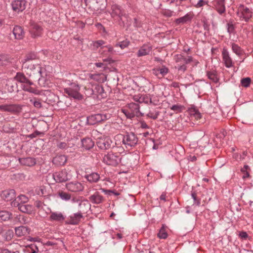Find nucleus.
Here are the masks:
<instances>
[{"mask_svg": "<svg viewBox=\"0 0 253 253\" xmlns=\"http://www.w3.org/2000/svg\"><path fill=\"white\" fill-rule=\"evenodd\" d=\"M14 79L17 82L23 84L22 87L24 90L35 94L39 93V91L31 86L34 84L33 82L26 77L23 73H17Z\"/></svg>", "mask_w": 253, "mask_h": 253, "instance_id": "nucleus-1", "label": "nucleus"}, {"mask_svg": "<svg viewBox=\"0 0 253 253\" xmlns=\"http://www.w3.org/2000/svg\"><path fill=\"white\" fill-rule=\"evenodd\" d=\"M22 64V68L27 71V74L29 77H32L33 76L36 75V77L38 78L40 75V72L42 70L41 66L39 64H34L32 62L29 61L27 62V66H24L25 62V61H20Z\"/></svg>", "mask_w": 253, "mask_h": 253, "instance_id": "nucleus-2", "label": "nucleus"}, {"mask_svg": "<svg viewBox=\"0 0 253 253\" xmlns=\"http://www.w3.org/2000/svg\"><path fill=\"white\" fill-rule=\"evenodd\" d=\"M70 86L64 89V92L70 97L78 100L83 99V95L80 93V87L76 83H71Z\"/></svg>", "mask_w": 253, "mask_h": 253, "instance_id": "nucleus-3", "label": "nucleus"}, {"mask_svg": "<svg viewBox=\"0 0 253 253\" xmlns=\"http://www.w3.org/2000/svg\"><path fill=\"white\" fill-rule=\"evenodd\" d=\"M112 115L110 113L96 114L87 117V122L89 125H94L97 123L110 119Z\"/></svg>", "mask_w": 253, "mask_h": 253, "instance_id": "nucleus-4", "label": "nucleus"}, {"mask_svg": "<svg viewBox=\"0 0 253 253\" xmlns=\"http://www.w3.org/2000/svg\"><path fill=\"white\" fill-rule=\"evenodd\" d=\"M138 104L132 102L128 104V109L124 110L123 112L127 118L142 116L143 114L140 112Z\"/></svg>", "mask_w": 253, "mask_h": 253, "instance_id": "nucleus-5", "label": "nucleus"}, {"mask_svg": "<svg viewBox=\"0 0 253 253\" xmlns=\"http://www.w3.org/2000/svg\"><path fill=\"white\" fill-rule=\"evenodd\" d=\"M120 137L123 139L122 142L127 148L134 146L138 142V138L133 132H126L125 135H121Z\"/></svg>", "mask_w": 253, "mask_h": 253, "instance_id": "nucleus-6", "label": "nucleus"}, {"mask_svg": "<svg viewBox=\"0 0 253 253\" xmlns=\"http://www.w3.org/2000/svg\"><path fill=\"white\" fill-rule=\"evenodd\" d=\"M110 14L113 18H119L120 20L122 21L123 23L125 22L124 19L127 18V15L126 14L125 11L121 8L120 6L116 4L112 5Z\"/></svg>", "mask_w": 253, "mask_h": 253, "instance_id": "nucleus-7", "label": "nucleus"}, {"mask_svg": "<svg viewBox=\"0 0 253 253\" xmlns=\"http://www.w3.org/2000/svg\"><path fill=\"white\" fill-rule=\"evenodd\" d=\"M30 32L33 38L40 37L42 32V28L41 26L33 21L30 22Z\"/></svg>", "mask_w": 253, "mask_h": 253, "instance_id": "nucleus-8", "label": "nucleus"}, {"mask_svg": "<svg viewBox=\"0 0 253 253\" xmlns=\"http://www.w3.org/2000/svg\"><path fill=\"white\" fill-rule=\"evenodd\" d=\"M52 177L56 182L59 183L65 182L70 179V176L66 170L53 173Z\"/></svg>", "mask_w": 253, "mask_h": 253, "instance_id": "nucleus-9", "label": "nucleus"}, {"mask_svg": "<svg viewBox=\"0 0 253 253\" xmlns=\"http://www.w3.org/2000/svg\"><path fill=\"white\" fill-rule=\"evenodd\" d=\"M66 187L68 191L75 193L82 191L84 189L83 185L77 181L66 183Z\"/></svg>", "mask_w": 253, "mask_h": 253, "instance_id": "nucleus-10", "label": "nucleus"}, {"mask_svg": "<svg viewBox=\"0 0 253 253\" xmlns=\"http://www.w3.org/2000/svg\"><path fill=\"white\" fill-rule=\"evenodd\" d=\"M112 140L108 137L98 138L96 141L97 146L101 149L106 150L111 147Z\"/></svg>", "mask_w": 253, "mask_h": 253, "instance_id": "nucleus-11", "label": "nucleus"}, {"mask_svg": "<svg viewBox=\"0 0 253 253\" xmlns=\"http://www.w3.org/2000/svg\"><path fill=\"white\" fill-rule=\"evenodd\" d=\"M6 160H8V159H6ZM12 162H15L18 164H20L22 165L28 166V167H32L34 166L36 164V159H12V160H9V162L10 165H11V163Z\"/></svg>", "mask_w": 253, "mask_h": 253, "instance_id": "nucleus-12", "label": "nucleus"}, {"mask_svg": "<svg viewBox=\"0 0 253 253\" xmlns=\"http://www.w3.org/2000/svg\"><path fill=\"white\" fill-rule=\"evenodd\" d=\"M106 97V93L104 91L103 86L97 84H94V96L93 98H97L99 99Z\"/></svg>", "mask_w": 253, "mask_h": 253, "instance_id": "nucleus-13", "label": "nucleus"}, {"mask_svg": "<svg viewBox=\"0 0 253 253\" xmlns=\"http://www.w3.org/2000/svg\"><path fill=\"white\" fill-rule=\"evenodd\" d=\"M11 5L14 11L19 12L26 8V1L24 0H15L12 2Z\"/></svg>", "mask_w": 253, "mask_h": 253, "instance_id": "nucleus-14", "label": "nucleus"}, {"mask_svg": "<svg viewBox=\"0 0 253 253\" xmlns=\"http://www.w3.org/2000/svg\"><path fill=\"white\" fill-rule=\"evenodd\" d=\"M15 191L14 189H8L3 191L1 197L5 201H10L15 198Z\"/></svg>", "mask_w": 253, "mask_h": 253, "instance_id": "nucleus-15", "label": "nucleus"}, {"mask_svg": "<svg viewBox=\"0 0 253 253\" xmlns=\"http://www.w3.org/2000/svg\"><path fill=\"white\" fill-rule=\"evenodd\" d=\"M223 60L227 68H230L233 66V61L230 57L229 52L225 48H223L222 51Z\"/></svg>", "mask_w": 253, "mask_h": 253, "instance_id": "nucleus-16", "label": "nucleus"}, {"mask_svg": "<svg viewBox=\"0 0 253 253\" xmlns=\"http://www.w3.org/2000/svg\"><path fill=\"white\" fill-rule=\"evenodd\" d=\"M89 201L94 204H100L104 201L103 197L98 192H95L89 197Z\"/></svg>", "mask_w": 253, "mask_h": 253, "instance_id": "nucleus-17", "label": "nucleus"}, {"mask_svg": "<svg viewBox=\"0 0 253 253\" xmlns=\"http://www.w3.org/2000/svg\"><path fill=\"white\" fill-rule=\"evenodd\" d=\"M152 50V47L148 44H144L138 50L137 53L138 57L148 55Z\"/></svg>", "mask_w": 253, "mask_h": 253, "instance_id": "nucleus-18", "label": "nucleus"}, {"mask_svg": "<svg viewBox=\"0 0 253 253\" xmlns=\"http://www.w3.org/2000/svg\"><path fill=\"white\" fill-rule=\"evenodd\" d=\"M79 211L82 213H87L88 210L90 209V204L87 200H83L79 203Z\"/></svg>", "mask_w": 253, "mask_h": 253, "instance_id": "nucleus-19", "label": "nucleus"}, {"mask_svg": "<svg viewBox=\"0 0 253 253\" xmlns=\"http://www.w3.org/2000/svg\"><path fill=\"white\" fill-rule=\"evenodd\" d=\"M30 229L24 226H20L15 228V232L18 237L25 236L30 232Z\"/></svg>", "mask_w": 253, "mask_h": 253, "instance_id": "nucleus-20", "label": "nucleus"}, {"mask_svg": "<svg viewBox=\"0 0 253 253\" xmlns=\"http://www.w3.org/2000/svg\"><path fill=\"white\" fill-rule=\"evenodd\" d=\"M83 217V213L79 211L70 216V223L72 225H77Z\"/></svg>", "mask_w": 253, "mask_h": 253, "instance_id": "nucleus-21", "label": "nucleus"}, {"mask_svg": "<svg viewBox=\"0 0 253 253\" xmlns=\"http://www.w3.org/2000/svg\"><path fill=\"white\" fill-rule=\"evenodd\" d=\"M13 34L16 39L20 40L24 37V32L21 27L16 26L13 29Z\"/></svg>", "mask_w": 253, "mask_h": 253, "instance_id": "nucleus-22", "label": "nucleus"}, {"mask_svg": "<svg viewBox=\"0 0 253 253\" xmlns=\"http://www.w3.org/2000/svg\"><path fill=\"white\" fill-rule=\"evenodd\" d=\"M192 18V15L191 13H189L186 14L185 16L180 18L175 19V22L176 24H183L189 21H190Z\"/></svg>", "mask_w": 253, "mask_h": 253, "instance_id": "nucleus-23", "label": "nucleus"}, {"mask_svg": "<svg viewBox=\"0 0 253 253\" xmlns=\"http://www.w3.org/2000/svg\"><path fill=\"white\" fill-rule=\"evenodd\" d=\"M82 147L85 149L88 150L92 148L94 145L93 141L90 138L86 137L82 139Z\"/></svg>", "mask_w": 253, "mask_h": 253, "instance_id": "nucleus-24", "label": "nucleus"}, {"mask_svg": "<svg viewBox=\"0 0 253 253\" xmlns=\"http://www.w3.org/2000/svg\"><path fill=\"white\" fill-rule=\"evenodd\" d=\"M0 110L13 113L17 111V107L14 104H3L0 105Z\"/></svg>", "mask_w": 253, "mask_h": 253, "instance_id": "nucleus-25", "label": "nucleus"}, {"mask_svg": "<svg viewBox=\"0 0 253 253\" xmlns=\"http://www.w3.org/2000/svg\"><path fill=\"white\" fill-rule=\"evenodd\" d=\"M84 93L87 97L94 96V84L87 83L84 87Z\"/></svg>", "mask_w": 253, "mask_h": 253, "instance_id": "nucleus-26", "label": "nucleus"}, {"mask_svg": "<svg viewBox=\"0 0 253 253\" xmlns=\"http://www.w3.org/2000/svg\"><path fill=\"white\" fill-rule=\"evenodd\" d=\"M12 217V214L7 211H0V222L6 221Z\"/></svg>", "mask_w": 253, "mask_h": 253, "instance_id": "nucleus-27", "label": "nucleus"}, {"mask_svg": "<svg viewBox=\"0 0 253 253\" xmlns=\"http://www.w3.org/2000/svg\"><path fill=\"white\" fill-rule=\"evenodd\" d=\"M84 177L90 183H96L100 179V175L96 172L86 174Z\"/></svg>", "mask_w": 253, "mask_h": 253, "instance_id": "nucleus-28", "label": "nucleus"}, {"mask_svg": "<svg viewBox=\"0 0 253 253\" xmlns=\"http://www.w3.org/2000/svg\"><path fill=\"white\" fill-rule=\"evenodd\" d=\"M215 8L220 14L224 13L225 11V0H217Z\"/></svg>", "mask_w": 253, "mask_h": 253, "instance_id": "nucleus-29", "label": "nucleus"}, {"mask_svg": "<svg viewBox=\"0 0 253 253\" xmlns=\"http://www.w3.org/2000/svg\"><path fill=\"white\" fill-rule=\"evenodd\" d=\"M38 59V57L37 54L34 52H30L27 54L24 58L22 59L21 61H25V64L24 66H27V62L31 61L32 62L33 60H35Z\"/></svg>", "mask_w": 253, "mask_h": 253, "instance_id": "nucleus-30", "label": "nucleus"}, {"mask_svg": "<svg viewBox=\"0 0 253 253\" xmlns=\"http://www.w3.org/2000/svg\"><path fill=\"white\" fill-rule=\"evenodd\" d=\"M49 218L51 220L57 221H63L65 219V217L62 213L56 212H51Z\"/></svg>", "mask_w": 253, "mask_h": 253, "instance_id": "nucleus-31", "label": "nucleus"}, {"mask_svg": "<svg viewBox=\"0 0 253 253\" xmlns=\"http://www.w3.org/2000/svg\"><path fill=\"white\" fill-rule=\"evenodd\" d=\"M91 78L93 80L100 83H104L107 79L106 76L103 74H93L91 75Z\"/></svg>", "mask_w": 253, "mask_h": 253, "instance_id": "nucleus-32", "label": "nucleus"}, {"mask_svg": "<svg viewBox=\"0 0 253 253\" xmlns=\"http://www.w3.org/2000/svg\"><path fill=\"white\" fill-rule=\"evenodd\" d=\"M103 162L108 166L116 167L121 162V159H103Z\"/></svg>", "mask_w": 253, "mask_h": 253, "instance_id": "nucleus-33", "label": "nucleus"}, {"mask_svg": "<svg viewBox=\"0 0 253 253\" xmlns=\"http://www.w3.org/2000/svg\"><path fill=\"white\" fill-rule=\"evenodd\" d=\"M18 210L22 212L28 213L32 211V206L30 205H25L22 203L21 206H19Z\"/></svg>", "mask_w": 253, "mask_h": 253, "instance_id": "nucleus-34", "label": "nucleus"}, {"mask_svg": "<svg viewBox=\"0 0 253 253\" xmlns=\"http://www.w3.org/2000/svg\"><path fill=\"white\" fill-rule=\"evenodd\" d=\"M42 71L40 72V75L39 77L37 78L36 75L33 76L32 78L34 80H38L39 82V84L41 86H45L47 84L46 83V81H45L44 78L42 75Z\"/></svg>", "mask_w": 253, "mask_h": 253, "instance_id": "nucleus-35", "label": "nucleus"}, {"mask_svg": "<svg viewBox=\"0 0 253 253\" xmlns=\"http://www.w3.org/2000/svg\"><path fill=\"white\" fill-rule=\"evenodd\" d=\"M158 237L160 239H165L168 237V233L166 230V226L163 225L158 233Z\"/></svg>", "mask_w": 253, "mask_h": 253, "instance_id": "nucleus-36", "label": "nucleus"}, {"mask_svg": "<svg viewBox=\"0 0 253 253\" xmlns=\"http://www.w3.org/2000/svg\"><path fill=\"white\" fill-rule=\"evenodd\" d=\"M207 76L209 79L211 80L212 82L214 83H217L218 81V78L217 77V75L216 72L214 71L208 72L207 73Z\"/></svg>", "mask_w": 253, "mask_h": 253, "instance_id": "nucleus-37", "label": "nucleus"}, {"mask_svg": "<svg viewBox=\"0 0 253 253\" xmlns=\"http://www.w3.org/2000/svg\"><path fill=\"white\" fill-rule=\"evenodd\" d=\"M231 46L233 51L237 55L240 56L242 54L243 50H242L241 48L238 46V45L234 43H232Z\"/></svg>", "mask_w": 253, "mask_h": 253, "instance_id": "nucleus-38", "label": "nucleus"}, {"mask_svg": "<svg viewBox=\"0 0 253 253\" xmlns=\"http://www.w3.org/2000/svg\"><path fill=\"white\" fill-rule=\"evenodd\" d=\"M58 196L59 197L64 201H69L71 199V195L67 192L64 191H61L58 193Z\"/></svg>", "mask_w": 253, "mask_h": 253, "instance_id": "nucleus-39", "label": "nucleus"}, {"mask_svg": "<svg viewBox=\"0 0 253 253\" xmlns=\"http://www.w3.org/2000/svg\"><path fill=\"white\" fill-rule=\"evenodd\" d=\"M6 88L9 92H12L16 89V84L11 82H8L6 84Z\"/></svg>", "mask_w": 253, "mask_h": 253, "instance_id": "nucleus-40", "label": "nucleus"}, {"mask_svg": "<svg viewBox=\"0 0 253 253\" xmlns=\"http://www.w3.org/2000/svg\"><path fill=\"white\" fill-rule=\"evenodd\" d=\"M237 14L240 17L241 20L244 19L246 22H248L252 16V14L245 15L243 11H240L239 10L237 12Z\"/></svg>", "mask_w": 253, "mask_h": 253, "instance_id": "nucleus-41", "label": "nucleus"}, {"mask_svg": "<svg viewBox=\"0 0 253 253\" xmlns=\"http://www.w3.org/2000/svg\"><path fill=\"white\" fill-rule=\"evenodd\" d=\"M160 112L156 110L150 111L146 115V116L153 120H156L158 118Z\"/></svg>", "mask_w": 253, "mask_h": 253, "instance_id": "nucleus-42", "label": "nucleus"}, {"mask_svg": "<svg viewBox=\"0 0 253 253\" xmlns=\"http://www.w3.org/2000/svg\"><path fill=\"white\" fill-rule=\"evenodd\" d=\"M226 135V132L224 130H222L219 133L216 134L215 138L214 139V141L217 142L216 139H219L220 141L223 139Z\"/></svg>", "mask_w": 253, "mask_h": 253, "instance_id": "nucleus-43", "label": "nucleus"}, {"mask_svg": "<svg viewBox=\"0 0 253 253\" xmlns=\"http://www.w3.org/2000/svg\"><path fill=\"white\" fill-rule=\"evenodd\" d=\"M251 80L250 78L247 77L243 78L241 81V85L245 87L249 86L251 84Z\"/></svg>", "mask_w": 253, "mask_h": 253, "instance_id": "nucleus-44", "label": "nucleus"}, {"mask_svg": "<svg viewBox=\"0 0 253 253\" xmlns=\"http://www.w3.org/2000/svg\"><path fill=\"white\" fill-rule=\"evenodd\" d=\"M239 10L240 11H243L245 15H249L250 14H252V12L250 9L247 7H245L244 5L241 4L239 6Z\"/></svg>", "mask_w": 253, "mask_h": 253, "instance_id": "nucleus-45", "label": "nucleus"}, {"mask_svg": "<svg viewBox=\"0 0 253 253\" xmlns=\"http://www.w3.org/2000/svg\"><path fill=\"white\" fill-rule=\"evenodd\" d=\"M62 161H60L59 159H52V163L57 166H64L67 163V159H61Z\"/></svg>", "mask_w": 253, "mask_h": 253, "instance_id": "nucleus-46", "label": "nucleus"}, {"mask_svg": "<svg viewBox=\"0 0 253 253\" xmlns=\"http://www.w3.org/2000/svg\"><path fill=\"white\" fill-rule=\"evenodd\" d=\"M19 220L21 224H25L30 221V218L28 216H20L19 218Z\"/></svg>", "mask_w": 253, "mask_h": 253, "instance_id": "nucleus-47", "label": "nucleus"}, {"mask_svg": "<svg viewBox=\"0 0 253 253\" xmlns=\"http://www.w3.org/2000/svg\"><path fill=\"white\" fill-rule=\"evenodd\" d=\"M129 43V42L128 41H124L119 42L116 44V46H120L122 49H124L126 47Z\"/></svg>", "mask_w": 253, "mask_h": 253, "instance_id": "nucleus-48", "label": "nucleus"}, {"mask_svg": "<svg viewBox=\"0 0 253 253\" xmlns=\"http://www.w3.org/2000/svg\"><path fill=\"white\" fill-rule=\"evenodd\" d=\"M29 248L31 249V251H30L28 250V252L29 253H36L39 252V249L38 247L35 244H31L29 246Z\"/></svg>", "mask_w": 253, "mask_h": 253, "instance_id": "nucleus-49", "label": "nucleus"}, {"mask_svg": "<svg viewBox=\"0 0 253 253\" xmlns=\"http://www.w3.org/2000/svg\"><path fill=\"white\" fill-rule=\"evenodd\" d=\"M57 147L61 149L66 150L69 146L64 142H58L57 144Z\"/></svg>", "mask_w": 253, "mask_h": 253, "instance_id": "nucleus-50", "label": "nucleus"}, {"mask_svg": "<svg viewBox=\"0 0 253 253\" xmlns=\"http://www.w3.org/2000/svg\"><path fill=\"white\" fill-rule=\"evenodd\" d=\"M227 31L230 34L234 33L235 27L232 22L227 24Z\"/></svg>", "mask_w": 253, "mask_h": 253, "instance_id": "nucleus-51", "label": "nucleus"}, {"mask_svg": "<svg viewBox=\"0 0 253 253\" xmlns=\"http://www.w3.org/2000/svg\"><path fill=\"white\" fill-rule=\"evenodd\" d=\"M184 57L181 55H177L175 57V61L177 63V65L178 64H184Z\"/></svg>", "mask_w": 253, "mask_h": 253, "instance_id": "nucleus-52", "label": "nucleus"}, {"mask_svg": "<svg viewBox=\"0 0 253 253\" xmlns=\"http://www.w3.org/2000/svg\"><path fill=\"white\" fill-rule=\"evenodd\" d=\"M176 68L178 69L179 71H181L182 72H184L187 69V67L185 64H178Z\"/></svg>", "mask_w": 253, "mask_h": 253, "instance_id": "nucleus-53", "label": "nucleus"}, {"mask_svg": "<svg viewBox=\"0 0 253 253\" xmlns=\"http://www.w3.org/2000/svg\"><path fill=\"white\" fill-rule=\"evenodd\" d=\"M160 71V75H161L162 76H165L169 72V69L164 66L162 68L159 69Z\"/></svg>", "mask_w": 253, "mask_h": 253, "instance_id": "nucleus-54", "label": "nucleus"}, {"mask_svg": "<svg viewBox=\"0 0 253 253\" xmlns=\"http://www.w3.org/2000/svg\"><path fill=\"white\" fill-rule=\"evenodd\" d=\"M103 44H104V42L103 41H102V40H98V41L94 42L93 43V46L95 48H97L99 47H100L101 45H102Z\"/></svg>", "mask_w": 253, "mask_h": 253, "instance_id": "nucleus-55", "label": "nucleus"}, {"mask_svg": "<svg viewBox=\"0 0 253 253\" xmlns=\"http://www.w3.org/2000/svg\"><path fill=\"white\" fill-rule=\"evenodd\" d=\"M173 12L170 10H164L162 12V14L166 17H170L172 16Z\"/></svg>", "mask_w": 253, "mask_h": 253, "instance_id": "nucleus-56", "label": "nucleus"}, {"mask_svg": "<svg viewBox=\"0 0 253 253\" xmlns=\"http://www.w3.org/2000/svg\"><path fill=\"white\" fill-rule=\"evenodd\" d=\"M191 196L194 201V203L198 206L200 205V201L197 199L196 193L195 192L192 193Z\"/></svg>", "mask_w": 253, "mask_h": 253, "instance_id": "nucleus-57", "label": "nucleus"}, {"mask_svg": "<svg viewBox=\"0 0 253 253\" xmlns=\"http://www.w3.org/2000/svg\"><path fill=\"white\" fill-rule=\"evenodd\" d=\"M17 199H18L19 201H20V203L24 204V203L27 201L28 198L25 195H21L19 196L17 198Z\"/></svg>", "mask_w": 253, "mask_h": 253, "instance_id": "nucleus-58", "label": "nucleus"}, {"mask_svg": "<svg viewBox=\"0 0 253 253\" xmlns=\"http://www.w3.org/2000/svg\"><path fill=\"white\" fill-rule=\"evenodd\" d=\"M30 101L33 103L35 107L37 108H40L42 107V103L39 100H34L33 101L32 100H31Z\"/></svg>", "mask_w": 253, "mask_h": 253, "instance_id": "nucleus-59", "label": "nucleus"}, {"mask_svg": "<svg viewBox=\"0 0 253 253\" xmlns=\"http://www.w3.org/2000/svg\"><path fill=\"white\" fill-rule=\"evenodd\" d=\"M22 203H20L19 202V201H18V199H15L14 201H13L12 202H11V206H13V207H17L19 209V207L20 206H21Z\"/></svg>", "mask_w": 253, "mask_h": 253, "instance_id": "nucleus-60", "label": "nucleus"}, {"mask_svg": "<svg viewBox=\"0 0 253 253\" xmlns=\"http://www.w3.org/2000/svg\"><path fill=\"white\" fill-rule=\"evenodd\" d=\"M181 106L180 105H177V104L172 105L170 107V109L171 110H173V111H181Z\"/></svg>", "mask_w": 253, "mask_h": 253, "instance_id": "nucleus-61", "label": "nucleus"}, {"mask_svg": "<svg viewBox=\"0 0 253 253\" xmlns=\"http://www.w3.org/2000/svg\"><path fill=\"white\" fill-rule=\"evenodd\" d=\"M189 112L190 115L194 116L198 112V110L194 107H191L189 109Z\"/></svg>", "mask_w": 253, "mask_h": 253, "instance_id": "nucleus-62", "label": "nucleus"}, {"mask_svg": "<svg viewBox=\"0 0 253 253\" xmlns=\"http://www.w3.org/2000/svg\"><path fill=\"white\" fill-rule=\"evenodd\" d=\"M239 236L243 239H246L248 237V235L246 232L242 231L239 233Z\"/></svg>", "mask_w": 253, "mask_h": 253, "instance_id": "nucleus-63", "label": "nucleus"}, {"mask_svg": "<svg viewBox=\"0 0 253 253\" xmlns=\"http://www.w3.org/2000/svg\"><path fill=\"white\" fill-rule=\"evenodd\" d=\"M103 193H104L106 195H111L112 194L113 192H114V190H107L101 188L100 189Z\"/></svg>", "mask_w": 253, "mask_h": 253, "instance_id": "nucleus-64", "label": "nucleus"}]
</instances>
